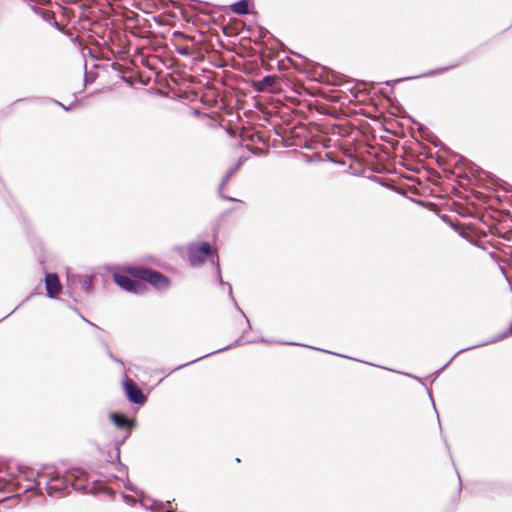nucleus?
I'll use <instances>...</instances> for the list:
<instances>
[{"label":"nucleus","instance_id":"f257e3e1","mask_svg":"<svg viewBox=\"0 0 512 512\" xmlns=\"http://www.w3.org/2000/svg\"><path fill=\"white\" fill-rule=\"evenodd\" d=\"M205 260H210L216 267V273L219 282L223 283L220 267L219 257L216 250H213L208 242L193 243L189 246V261L192 266L201 265Z\"/></svg>","mask_w":512,"mask_h":512},{"label":"nucleus","instance_id":"f03ea898","mask_svg":"<svg viewBox=\"0 0 512 512\" xmlns=\"http://www.w3.org/2000/svg\"><path fill=\"white\" fill-rule=\"evenodd\" d=\"M83 471L81 469L73 468L66 472L64 476L54 472L52 475H48V481L46 483V491L50 496L57 495L68 489L72 479L81 478Z\"/></svg>","mask_w":512,"mask_h":512},{"label":"nucleus","instance_id":"7ed1b4c3","mask_svg":"<svg viewBox=\"0 0 512 512\" xmlns=\"http://www.w3.org/2000/svg\"><path fill=\"white\" fill-rule=\"evenodd\" d=\"M129 272L134 278L141 279L143 283L146 282L151 284L156 289L163 290L169 286L168 279L157 271L141 267H133L129 269Z\"/></svg>","mask_w":512,"mask_h":512},{"label":"nucleus","instance_id":"20e7f679","mask_svg":"<svg viewBox=\"0 0 512 512\" xmlns=\"http://www.w3.org/2000/svg\"><path fill=\"white\" fill-rule=\"evenodd\" d=\"M113 279L121 288L129 292L141 294L146 289V284L138 278L132 279L127 275L115 273Z\"/></svg>","mask_w":512,"mask_h":512},{"label":"nucleus","instance_id":"39448f33","mask_svg":"<svg viewBox=\"0 0 512 512\" xmlns=\"http://www.w3.org/2000/svg\"><path fill=\"white\" fill-rule=\"evenodd\" d=\"M124 389H125L128 399L131 402H133L135 404H139V405H142L145 403L146 397L144 396L142 391L136 386V384L132 380H130V379L125 380Z\"/></svg>","mask_w":512,"mask_h":512},{"label":"nucleus","instance_id":"423d86ee","mask_svg":"<svg viewBox=\"0 0 512 512\" xmlns=\"http://www.w3.org/2000/svg\"><path fill=\"white\" fill-rule=\"evenodd\" d=\"M92 276L90 275H70L68 274V283L72 287L79 286L85 293L92 291Z\"/></svg>","mask_w":512,"mask_h":512},{"label":"nucleus","instance_id":"0eeeda50","mask_svg":"<svg viewBox=\"0 0 512 512\" xmlns=\"http://www.w3.org/2000/svg\"><path fill=\"white\" fill-rule=\"evenodd\" d=\"M45 285L47 294L50 297L56 296L61 290V285L59 283L58 277L56 274L53 273H49L46 275Z\"/></svg>","mask_w":512,"mask_h":512},{"label":"nucleus","instance_id":"6e6552de","mask_svg":"<svg viewBox=\"0 0 512 512\" xmlns=\"http://www.w3.org/2000/svg\"><path fill=\"white\" fill-rule=\"evenodd\" d=\"M109 417L116 427L121 429H127L128 432H130L132 427V421H130L124 415L118 413H111Z\"/></svg>","mask_w":512,"mask_h":512},{"label":"nucleus","instance_id":"1a4fd4ad","mask_svg":"<svg viewBox=\"0 0 512 512\" xmlns=\"http://www.w3.org/2000/svg\"><path fill=\"white\" fill-rule=\"evenodd\" d=\"M70 484L76 491H86V489L88 488V480L86 473L83 471V476L81 478L72 479Z\"/></svg>","mask_w":512,"mask_h":512},{"label":"nucleus","instance_id":"9d476101","mask_svg":"<svg viewBox=\"0 0 512 512\" xmlns=\"http://www.w3.org/2000/svg\"><path fill=\"white\" fill-rule=\"evenodd\" d=\"M232 11L236 14L244 15L249 12L248 0H240L232 5Z\"/></svg>","mask_w":512,"mask_h":512},{"label":"nucleus","instance_id":"9b49d317","mask_svg":"<svg viewBox=\"0 0 512 512\" xmlns=\"http://www.w3.org/2000/svg\"><path fill=\"white\" fill-rule=\"evenodd\" d=\"M151 508L154 512H175L171 507L170 501L166 503L154 501Z\"/></svg>","mask_w":512,"mask_h":512},{"label":"nucleus","instance_id":"f8f14e48","mask_svg":"<svg viewBox=\"0 0 512 512\" xmlns=\"http://www.w3.org/2000/svg\"><path fill=\"white\" fill-rule=\"evenodd\" d=\"M275 83V77L273 76H265L260 82H259V90L265 91L269 89L273 84Z\"/></svg>","mask_w":512,"mask_h":512},{"label":"nucleus","instance_id":"ddd939ff","mask_svg":"<svg viewBox=\"0 0 512 512\" xmlns=\"http://www.w3.org/2000/svg\"><path fill=\"white\" fill-rule=\"evenodd\" d=\"M240 164H241V162H239V164H238L235 168H233V169L229 170V171L226 173V175L223 177L222 182H221V184H220V186H219V193H220V194H221V192H222V190H223L224 186L228 183V181L230 180V178L232 177V175L235 173V171L238 169V167L240 166Z\"/></svg>","mask_w":512,"mask_h":512},{"label":"nucleus","instance_id":"4468645a","mask_svg":"<svg viewBox=\"0 0 512 512\" xmlns=\"http://www.w3.org/2000/svg\"><path fill=\"white\" fill-rule=\"evenodd\" d=\"M512 335V324H511V327L504 333L502 334H499L498 336H496L495 338L483 343V345H487V344H492V343H495V342H498V341H501L505 338H507L508 336Z\"/></svg>","mask_w":512,"mask_h":512},{"label":"nucleus","instance_id":"2eb2a0df","mask_svg":"<svg viewBox=\"0 0 512 512\" xmlns=\"http://www.w3.org/2000/svg\"><path fill=\"white\" fill-rule=\"evenodd\" d=\"M445 71H447V68L443 67V68H439V69H436V70H433V71H429V72L423 74L422 76L423 77L433 76L435 74L443 73Z\"/></svg>","mask_w":512,"mask_h":512},{"label":"nucleus","instance_id":"dca6fc26","mask_svg":"<svg viewBox=\"0 0 512 512\" xmlns=\"http://www.w3.org/2000/svg\"><path fill=\"white\" fill-rule=\"evenodd\" d=\"M125 487H126V489H128V490H131V491L135 492L137 496H139V495H140V494L138 493V491H137L134 487H132V485H131L130 483H126V484H125Z\"/></svg>","mask_w":512,"mask_h":512},{"label":"nucleus","instance_id":"f3484780","mask_svg":"<svg viewBox=\"0 0 512 512\" xmlns=\"http://www.w3.org/2000/svg\"><path fill=\"white\" fill-rule=\"evenodd\" d=\"M479 346H483V344H479V345L472 346V348L479 347ZM468 349H471V347H470V348H467V349H462V350L458 351L455 355H453V356H452V359H455V358H456V355H458L459 353H461V352H463V351H465V350H468Z\"/></svg>","mask_w":512,"mask_h":512},{"label":"nucleus","instance_id":"a211bd4d","mask_svg":"<svg viewBox=\"0 0 512 512\" xmlns=\"http://www.w3.org/2000/svg\"><path fill=\"white\" fill-rule=\"evenodd\" d=\"M479 346H483V344H479V345L472 346V348L479 347ZM468 349H471V347H470V348H467V349H462V350L458 351L455 355H453V356H452V359H455V358H456V355H458L459 353H461V352H463V351H465V350H468Z\"/></svg>","mask_w":512,"mask_h":512},{"label":"nucleus","instance_id":"6ab92c4d","mask_svg":"<svg viewBox=\"0 0 512 512\" xmlns=\"http://www.w3.org/2000/svg\"><path fill=\"white\" fill-rule=\"evenodd\" d=\"M123 497H124L125 501L128 502V503H132V502L135 501V499L130 497V496L125 495Z\"/></svg>","mask_w":512,"mask_h":512},{"label":"nucleus","instance_id":"aec40b11","mask_svg":"<svg viewBox=\"0 0 512 512\" xmlns=\"http://www.w3.org/2000/svg\"><path fill=\"white\" fill-rule=\"evenodd\" d=\"M228 286H229V296L234 300L233 294H232V287L230 284H228Z\"/></svg>","mask_w":512,"mask_h":512},{"label":"nucleus","instance_id":"412c9836","mask_svg":"<svg viewBox=\"0 0 512 512\" xmlns=\"http://www.w3.org/2000/svg\"><path fill=\"white\" fill-rule=\"evenodd\" d=\"M221 197L226 199V200H229V201H235V199L232 198V197H226V196H221Z\"/></svg>","mask_w":512,"mask_h":512},{"label":"nucleus","instance_id":"4be33fe9","mask_svg":"<svg viewBox=\"0 0 512 512\" xmlns=\"http://www.w3.org/2000/svg\"><path fill=\"white\" fill-rule=\"evenodd\" d=\"M409 78H403V79H397L395 80L394 82L397 83V82H400V81H403V80H408Z\"/></svg>","mask_w":512,"mask_h":512},{"label":"nucleus","instance_id":"5701e85b","mask_svg":"<svg viewBox=\"0 0 512 512\" xmlns=\"http://www.w3.org/2000/svg\"><path fill=\"white\" fill-rule=\"evenodd\" d=\"M140 502L142 503V505L146 506L143 499H140Z\"/></svg>","mask_w":512,"mask_h":512}]
</instances>
